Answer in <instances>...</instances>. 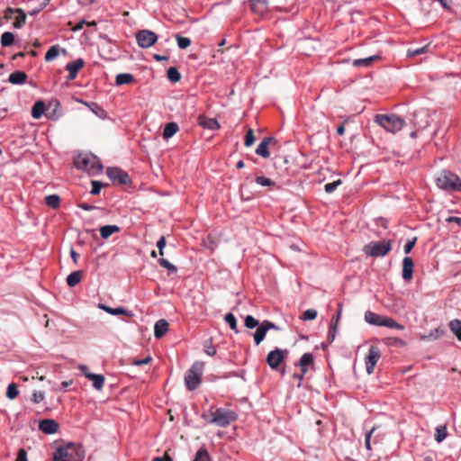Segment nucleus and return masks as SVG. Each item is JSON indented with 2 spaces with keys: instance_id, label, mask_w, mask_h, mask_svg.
Listing matches in <instances>:
<instances>
[{
  "instance_id": "obj_61",
  "label": "nucleus",
  "mask_w": 461,
  "mask_h": 461,
  "mask_svg": "<svg viewBox=\"0 0 461 461\" xmlns=\"http://www.w3.org/2000/svg\"><path fill=\"white\" fill-rule=\"evenodd\" d=\"M150 361H151V357H145L143 359L134 360L132 362V364L135 365V366H142V365L149 364Z\"/></svg>"
},
{
  "instance_id": "obj_62",
  "label": "nucleus",
  "mask_w": 461,
  "mask_h": 461,
  "mask_svg": "<svg viewBox=\"0 0 461 461\" xmlns=\"http://www.w3.org/2000/svg\"><path fill=\"white\" fill-rule=\"evenodd\" d=\"M166 246V238L161 236L160 239L157 242L158 249H164Z\"/></svg>"
},
{
  "instance_id": "obj_37",
  "label": "nucleus",
  "mask_w": 461,
  "mask_h": 461,
  "mask_svg": "<svg viewBox=\"0 0 461 461\" xmlns=\"http://www.w3.org/2000/svg\"><path fill=\"white\" fill-rule=\"evenodd\" d=\"M59 45H53L51 46L47 53L45 54V60L46 61H51L53 60L59 54Z\"/></svg>"
},
{
  "instance_id": "obj_22",
  "label": "nucleus",
  "mask_w": 461,
  "mask_h": 461,
  "mask_svg": "<svg viewBox=\"0 0 461 461\" xmlns=\"http://www.w3.org/2000/svg\"><path fill=\"white\" fill-rule=\"evenodd\" d=\"M98 307L102 310H104L105 312L112 314V315H126V316H132L131 312H129L122 307L118 308H112L110 306L104 305L100 303Z\"/></svg>"
},
{
  "instance_id": "obj_39",
  "label": "nucleus",
  "mask_w": 461,
  "mask_h": 461,
  "mask_svg": "<svg viewBox=\"0 0 461 461\" xmlns=\"http://www.w3.org/2000/svg\"><path fill=\"white\" fill-rule=\"evenodd\" d=\"M203 350L207 356L212 357V356L216 355L217 351H216L215 347L212 345V339H209L204 341Z\"/></svg>"
},
{
  "instance_id": "obj_24",
  "label": "nucleus",
  "mask_w": 461,
  "mask_h": 461,
  "mask_svg": "<svg viewBox=\"0 0 461 461\" xmlns=\"http://www.w3.org/2000/svg\"><path fill=\"white\" fill-rule=\"evenodd\" d=\"M380 59L377 55L370 56L364 59H357L352 61V65L357 67H370L375 61Z\"/></svg>"
},
{
  "instance_id": "obj_53",
  "label": "nucleus",
  "mask_w": 461,
  "mask_h": 461,
  "mask_svg": "<svg viewBox=\"0 0 461 461\" xmlns=\"http://www.w3.org/2000/svg\"><path fill=\"white\" fill-rule=\"evenodd\" d=\"M416 241H417V238H413L412 240H409L406 244L404 245V253L405 254H409L411 249H413V247L415 246L416 244Z\"/></svg>"
},
{
  "instance_id": "obj_33",
  "label": "nucleus",
  "mask_w": 461,
  "mask_h": 461,
  "mask_svg": "<svg viewBox=\"0 0 461 461\" xmlns=\"http://www.w3.org/2000/svg\"><path fill=\"white\" fill-rule=\"evenodd\" d=\"M450 330L461 340V321L453 320L448 324Z\"/></svg>"
},
{
  "instance_id": "obj_15",
  "label": "nucleus",
  "mask_w": 461,
  "mask_h": 461,
  "mask_svg": "<svg viewBox=\"0 0 461 461\" xmlns=\"http://www.w3.org/2000/svg\"><path fill=\"white\" fill-rule=\"evenodd\" d=\"M85 61L83 59H77L73 62H69L66 66V69L68 71L67 79L71 81L77 77L78 71L84 67Z\"/></svg>"
},
{
  "instance_id": "obj_10",
  "label": "nucleus",
  "mask_w": 461,
  "mask_h": 461,
  "mask_svg": "<svg viewBox=\"0 0 461 461\" xmlns=\"http://www.w3.org/2000/svg\"><path fill=\"white\" fill-rule=\"evenodd\" d=\"M136 40L140 47L146 49L156 43L158 36L152 31L142 30L136 34Z\"/></svg>"
},
{
  "instance_id": "obj_41",
  "label": "nucleus",
  "mask_w": 461,
  "mask_h": 461,
  "mask_svg": "<svg viewBox=\"0 0 461 461\" xmlns=\"http://www.w3.org/2000/svg\"><path fill=\"white\" fill-rule=\"evenodd\" d=\"M225 321L229 324L230 328L235 332H239L237 328V320L232 313H227L224 317Z\"/></svg>"
},
{
  "instance_id": "obj_28",
  "label": "nucleus",
  "mask_w": 461,
  "mask_h": 461,
  "mask_svg": "<svg viewBox=\"0 0 461 461\" xmlns=\"http://www.w3.org/2000/svg\"><path fill=\"white\" fill-rule=\"evenodd\" d=\"M134 77L129 73L118 74L115 78V84L117 86L130 85L134 82Z\"/></svg>"
},
{
  "instance_id": "obj_3",
  "label": "nucleus",
  "mask_w": 461,
  "mask_h": 461,
  "mask_svg": "<svg viewBox=\"0 0 461 461\" xmlns=\"http://www.w3.org/2000/svg\"><path fill=\"white\" fill-rule=\"evenodd\" d=\"M204 366V362L195 361L186 371L185 384L189 391H194L200 385Z\"/></svg>"
},
{
  "instance_id": "obj_8",
  "label": "nucleus",
  "mask_w": 461,
  "mask_h": 461,
  "mask_svg": "<svg viewBox=\"0 0 461 461\" xmlns=\"http://www.w3.org/2000/svg\"><path fill=\"white\" fill-rule=\"evenodd\" d=\"M392 249V241L384 240L369 242L364 247V252L369 257H384Z\"/></svg>"
},
{
  "instance_id": "obj_47",
  "label": "nucleus",
  "mask_w": 461,
  "mask_h": 461,
  "mask_svg": "<svg viewBox=\"0 0 461 461\" xmlns=\"http://www.w3.org/2000/svg\"><path fill=\"white\" fill-rule=\"evenodd\" d=\"M254 141H255L254 131L251 128H249L247 131L244 144L246 147H250L253 145Z\"/></svg>"
},
{
  "instance_id": "obj_64",
  "label": "nucleus",
  "mask_w": 461,
  "mask_h": 461,
  "mask_svg": "<svg viewBox=\"0 0 461 461\" xmlns=\"http://www.w3.org/2000/svg\"><path fill=\"white\" fill-rule=\"evenodd\" d=\"M447 221L448 222H456L457 224H461V218L459 217H454V216H450L447 219Z\"/></svg>"
},
{
  "instance_id": "obj_5",
  "label": "nucleus",
  "mask_w": 461,
  "mask_h": 461,
  "mask_svg": "<svg viewBox=\"0 0 461 461\" xmlns=\"http://www.w3.org/2000/svg\"><path fill=\"white\" fill-rule=\"evenodd\" d=\"M74 164L77 168L92 174L99 173L103 168L99 159L95 156L89 154L78 155L75 158Z\"/></svg>"
},
{
  "instance_id": "obj_60",
  "label": "nucleus",
  "mask_w": 461,
  "mask_h": 461,
  "mask_svg": "<svg viewBox=\"0 0 461 461\" xmlns=\"http://www.w3.org/2000/svg\"><path fill=\"white\" fill-rule=\"evenodd\" d=\"M152 461H173V459L167 454V452H165V454L162 456H156V457L153 458Z\"/></svg>"
},
{
  "instance_id": "obj_51",
  "label": "nucleus",
  "mask_w": 461,
  "mask_h": 461,
  "mask_svg": "<svg viewBox=\"0 0 461 461\" xmlns=\"http://www.w3.org/2000/svg\"><path fill=\"white\" fill-rule=\"evenodd\" d=\"M245 326L249 329H254L258 326V321L256 320L253 316L248 315L245 318Z\"/></svg>"
},
{
  "instance_id": "obj_9",
  "label": "nucleus",
  "mask_w": 461,
  "mask_h": 461,
  "mask_svg": "<svg viewBox=\"0 0 461 461\" xmlns=\"http://www.w3.org/2000/svg\"><path fill=\"white\" fill-rule=\"evenodd\" d=\"M380 357L381 350L379 349V348L374 345L370 346L368 353L365 357L366 369L368 375L374 373L375 365L379 361Z\"/></svg>"
},
{
  "instance_id": "obj_6",
  "label": "nucleus",
  "mask_w": 461,
  "mask_h": 461,
  "mask_svg": "<svg viewBox=\"0 0 461 461\" xmlns=\"http://www.w3.org/2000/svg\"><path fill=\"white\" fill-rule=\"evenodd\" d=\"M437 185L447 191H461V179L459 176L449 171L441 172L437 177Z\"/></svg>"
},
{
  "instance_id": "obj_56",
  "label": "nucleus",
  "mask_w": 461,
  "mask_h": 461,
  "mask_svg": "<svg viewBox=\"0 0 461 461\" xmlns=\"http://www.w3.org/2000/svg\"><path fill=\"white\" fill-rule=\"evenodd\" d=\"M15 461H28L27 452L25 451V449H19Z\"/></svg>"
},
{
  "instance_id": "obj_55",
  "label": "nucleus",
  "mask_w": 461,
  "mask_h": 461,
  "mask_svg": "<svg viewBox=\"0 0 461 461\" xmlns=\"http://www.w3.org/2000/svg\"><path fill=\"white\" fill-rule=\"evenodd\" d=\"M44 399L43 392H34L32 394V402L34 403H39Z\"/></svg>"
},
{
  "instance_id": "obj_21",
  "label": "nucleus",
  "mask_w": 461,
  "mask_h": 461,
  "mask_svg": "<svg viewBox=\"0 0 461 461\" xmlns=\"http://www.w3.org/2000/svg\"><path fill=\"white\" fill-rule=\"evenodd\" d=\"M168 330V322L166 320H159L156 322L154 327V336L157 339L163 337Z\"/></svg>"
},
{
  "instance_id": "obj_52",
  "label": "nucleus",
  "mask_w": 461,
  "mask_h": 461,
  "mask_svg": "<svg viewBox=\"0 0 461 461\" xmlns=\"http://www.w3.org/2000/svg\"><path fill=\"white\" fill-rule=\"evenodd\" d=\"M384 342L387 345H394V346H401V347L405 346V342L402 339H398V338H387L384 339Z\"/></svg>"
},
{
  "instance_id": "obj_18",
  "label": "nucleus",
  "mask_w": 461,
  "mask_h": 461,
  "mask_svg": "<svg viewBox=\"0 0 461 461\" xmlns=\"http://www.w3.org/2000/svg\"><path fill=\"white\" fill-rule=\"evenodd\" d=\"M422 116L426 117V114L421 112H415L413 113L411 122H412L413 126L417 128V130L413 131L411 133V137L416 138L418 131L421 130V129H425L428 126L429 122L427 120H425L422 123L420 122L419 118L422 117Z\"/></svg>"
},
{
  "instance_id": "obj_23",
  "label": "nucleus",
  "mask_w": 461,
  "mask_h": 461,
  "mask_svg": "<svg viewBox=\"0 0 461 461\" xmlns=\"http://www.w3.org/2000/svg\"><path fill=\"white\" fill-rule=\"evenodd\" d=\"M27 79V75L23 71H14L9 75V82L14 85H21L25 83Z\"/></svg>"
},
{
  "instance_id": "obj_12",
  "label": "nucleus",
  "mask_w": 461,
  "mask_h": 461,
  "mask_svg": "<svg viewBox=\"0 0 461 461\" xmlns=\"http://www.w3.org/2000/svg\"><path fill=\"white\" fill-rule=\"evenodd\" d=\"M287 350L276 348L275 350H272L267 354V362L272 369H276L284 361L285 357V355H287Z\"/></svg>"
},
{
  "instance_id": "obj_26",
  "label": "nucleus",
  "mask_w": 461,
  "mask_h": 461,
  "mask_svg": "<svg viewBox=\"0 0 461 461\" xmlns=\"http://www.w3.org/2000/svg\"><path fill=\"white\" fill-rule=\"evenodd\" d=\"M86 378L93 382V386L96 390H101L104 384V376L102 375L86 374Z\"/></svg>"
},
{
  "instance_id": "obj_2",
  "label": "nucleus",
  "mask_w": 461,
  "mask_h": 461,
  "mask_svg": "<svg viewBox=\"0 0 461 461\" xmlns=\"http://www.w3.org/2000/svg\"><path fill=\"white\" fill-rule=\"evenodd\" d=\"M84 456L85 452L82 446L68 443L57 448L53 456V461H82Z\"/></svg>"
},
{
  "instance_id": "obj_35",
  "label": "nucleus",
  "mask_w": 461,
  "mask_h": 461,
  "mask_svg": "<svg viewBox=\"0 0 461 461\" xmlns=\"http://www.w3.org/2000/svg\"><path fill=\"white\" fill-rule=\"evenodd\" d=\"M1 44L3 47L11 46L14 41V35L11 32H5L1 36Z\"/></svg>"
},
{
  "instance_id": "obj_30",
  "label": "nucleus",
  "mask_w": 461,
  "mask_h": 461,
  "mask_svg": "<svg viewBox=\"0 0 461 461\" xmlns=\"http://www.w3.org/2000/svg\"><path fill=\"white\" fill-rule=\"evenodd\" d=\"M45 111V104L43 101H37L32 108V116L34 119H40Z\"/></svg>"
},
{
  "instance_id": "obj_19",
  "label": "nucleus",
  "mask_w": 461,
  "mask_h": 461,
  "mask_svg": "<svg viewBox=\"0 0 461 461\" xmlns=\"http://www.w3.org/2000/svg\"><path fill=\"white\" fill-rule=\"evenodd\" d=\"M413 275V260L410 257H405L402 260V278L410 281Z\"/></svg>"
},
{
  "instance_id": "obj_48",
  "label": "nucleus",
  "mask_w": 461,
  "mask_h": 461,
  "mask_svg": "<svg viewBox=\"0 0 461 461\" xmlns=\"http://www.w3.org/2000/svg\"><path fill=\"white\" fill-rule=\"evenodd\" d=\"M341 184H342V181L340 179H338L331 183H328L324 186L325 192L328 194H330V193L334 192L337 189V187L339 185H340Z\"/></svg>"
},
{
  "instance_id": "obj_17",
  "label": "nucleus",
  "mask_w": 461,
  "mask_h": 461,
  "mask_svg": "<svg viewBox=\"0 0 461 461\" xmlns=\"http://www.w3.org/2000/svg\"><path fill=\"white\" fill-rule=\"evenodd\" d=\"M275 142L276 140L273 137L264 138L263 140L258 144L256 149V153L262 158H268L270 155L268 151V147Z\"/></svg>"
},
{
  "instance_id": "obj_11",
  "label": "nucleus",
  "mask_w": 461,
  "mask_h": 461,
  "mask_svg": "<svg viewBox=\"0 0 461 461\" xmlns=\"http://www.w3.org/2000/svg\"><path fill=\"white\" fill-rule=\"evenodd\" d=\"M106 174L108 177L114 183L126 185L131 182L129 175L118 167L108 168Z\"/></svg>"
},
{
  "instance_id": "obj_25",
  "label": "nucleus",
  "mask_w": 461,
  "mask_h": 461,
  "mask_svg": "<svg viewBox=\"0 0 461 461\" xmlns=\"http://www.w3.org/2000/svg\"><path fill=\"white\" fill-rule=\"evenodd\" d=\"M83 276V271L77 270L70 273L67 277V284L70 287L76 286L80 283Z\"/></svg>"
},
{
  "instance_id": "obj_7",
  "label": "nucleus",
  "mask_w": 461,
  "mask_h": 461,
  "mask_svg": "<svg viewBox=\"0 0 461 461\" xmlns=\"http://www.w3.org/2000/svg\"><path fill=\"white\" fill-rule=\"evenodd\" d=\"M365 321L375 326H384L390 329H397L402 330L404 329V326L398 323L393 318L384 316L377 314L374 312L367 311L365 313Z\"/></svg>"
},
{
  "instance_id": "obj_54",
  "label": "nucleus",
  "mask_w": 461,
  "mask_h": 461,
  "mask_svg": "<svg viewBox=\"0 0 461 461\" xmlns=\"http://www.w3.org/2000/svg\"><path fill=\"white\" fill-rule=\"evenodd\" d=\"M102 187H103L102 183H100L98 181H92L91 194H98L100 193Z\"/></svg>"
},
{
  "instance_id": "obj_34",
  "label": "nucleus",
  "mask_w": 461,
  "mask_h": 461,
  "mask_svg": "<svg viewBox=\"0 0 461 461\" xmlns=\"http://www.w3.org/2000/svg\"><path fill=\"white\" fill-rule=\"evenodd\" d=\"M45 203L52 209H57L60 204V198L57 194L48 195L45 197Z\"/></svg>"
},
{
  "instance_id": "obj_58",
  "label": "nucleus",
  "mask_w": 461,
  "mask_h": 461,
  "mask_svg": "<svg viewBox=\"0 0 461 461\" xmlns=\"http://www.w3.org/2000/svg\"><path fill=\"white\" fill-rule=\"evenodd\" d=\"M16 14V9H13L11 7H8L5 12V15H4V18L6 19V20H11L13 18V15Z\"/></svg>"
},
{
  "instance_id": "obj_45",
  "label": "nucleus",
  "mask_w": 461,
  "mask_h": 461,
  "mask_svg": "<svg viewBox=\"0 0 461 461\" xmlns=\"http://www.w3.org/2000/svg\"><path fill=\"white\" fill-rule=\"evenodd\" d=\"M158 263L162 267L167 269L169 271V273H176V271H177V268L176 266H174L168 260H167L163 258H159Z\"/></svg>"
},
{
  "instance_id": "obj_27",
  "label": "nucleus",
  "mask_w": 461,
  "mask_h": 461,
  "mask_svg": "<svg viewBox=\"0 0 461 461\" xmlns=\"http://www.w3.org/2000/svg\"><path fill=\"white\" fill-rule=\"evenodd\" d=\"M251 8L257 13H265L268 8V0H251Z\"/></svg>"
},
{
  "instance_id": "obj_46",
  "label": "nucleus",
  "mask_w": 461,
  "mask_h": 461,
  "mask_svg": "<svg viewBox=\"0 0 461 461\" xmlns=\"http://www.w3.org/2000/svg\"><path fill=\"white\" fill-rule=\"evenodd\" d=\"M316 317H317V311L314 309H308L303 313V316L301 317V319L303 321H312V320H315Z\"/></svg>"
},
{
  "instance_id": "obj_50",
  "label": "nucleus",
  "mask_w": 461,
  "mask_h": 461,
  "mask_svg": "<svg viewBox=\"0 0 461 461\" xmlns=\"http://www.w3.org/2000/svg\"><path fill=\"white\" fill-rule=\"evenodd\" d=\"M376 429V427H373L366 434L365 438V446L367 450H371V438Z\"/></svg>"
},
{
  "instance_id": "obj_63",
  "label": "nucleus",
  "mask_w": 461,
  "mask_h": 461,
  "mask_svg": "<svg viewBox=\"0 0 461 461\" xmlns=\"http://www.w3.org/2000/svg\"><path fill=\"white\" fill-rule=\"evenodd\" d=\"M340 314H341V309L339 308L336 317H333L332 320H333V327H336L338 326V323H339V321L340 319Z\"/></svg>"
},
{
  "instance_id": "obj_1",
  "label": "nucleus",
  "mask_w": 461,
  "mask_h": 461,
  "mask_svg": "<svg viewBox=\"0 0 461 461\" xmlns=\"http://www.w3.org/2000/svg\"><path fill=\"white\" fill-rule=\"evenodd\" d=\"M202 418L208 423L225 428L235 421L238 416L230 409L211 407L208 412L202 414Z\"/></svg>"
},
{
  "instance_id": "obj_40",
  "label": "nucleus",
  "mask_w": 461,
  "mask_h": 461,
  "mask_svg": "<svg viewBox=\"0 0 461 461\" xmlns=\"http://www.w3.org/2000/svg\"><path fill=\"white\" fill-rule=\"evenodd\" d=\"M194 461H210V456L207 449L201 447L196 452Z\"/></svg>"
},
{
  "instance_id": "obj_38",
  "label": "nucleus",
  "mask_w": 461,
  "mask_h": 461,
  "mask_svg": "<svg viewBox=\"0 0 461 461\" xmlns=\"http://www.w3.org/2000/svg\"><path fill=\"white\" fill-rule=\"evenodd\" d=\"M167 74L168 79L171 82H173V83L178 82L180 80V78H181V75H180L179 71L175 67H170L167 69Z\"/></svg>"
},
{
  "instance_id": "obj_42",
  "label": "nucleus",
  "mask_w": 461,
  "mask_h": 461,
  "mask_svg": "<svg viewBox=\"0 0 461 461\" xmlns=\"http://www.w3.org/2000/svg\"><path fill=\"white\" fill-rule=\"evenodd\" d=\"M19 394L17 385L14 383L10 384L6 390V397L10 400H14Z\"/></svg>"
},
{
  "instance_id": "obj_13",
  "label": "nucleus",
  "mask_w": 461,
  "mask_h": 461,
  "mask_svg": "<svg viewBox=\"0 0 461 461\" xmlns=\"http://www.w3.org/2000/svg\"><path fill=\"white\" fill-rule=\"evenodd\" d=\"M269 330H278V327L269 321H264L261 324L258 325L256 332L253 335L255 343L257 345H259L263 341L267 332Z\"/></svg>"
},
{
  "instance_id": "obj_31",
  "label": "nucleus",
  "mask_w": 461,
  "mask_h": 461,
  "mask_svg": "<svg viewBox=\"0 0 461 461\" xmlns=\"http://www.w3.org/2000/svg\"><path fill=\"white\" fill-rule=\"evenodd\" d=\"M178 130H179V128H178L177 123H176V122L167 123L165 126L164 131H163V138L166 140L171 138L178 131Z\"/></svg>"
},
{
  "instance_id": "obj_14",
  "label": "nucleus",
  "mask_w": 461,
  "mask_h": 461,
  "mask_svg": "<svg viewBox=\"0 0 461 461\" xmlns=\"http://www.w3.org/2000/svg\"><path fill=\"white\" fill-rule=\"evenodd\" d=\"M313 365V356L312 353H304L302 357L300 358V361L298 363V366L301 368V374L300 375H294V377L297 378L299 381H302L303 378V375L308 371V366Z\"/></svg>"
},
{
  "instance_id": "obj_57",
  "label": "nucleus",
  "mask_w": 461,
  "mask_h": 461,
  "mask_svg": "<svg viewBox=\"0 0 461 461\" xmlns=\"http://www.w3.org/2000/svg\"><path fill=\"white\" fill-rule=\"evenodd\" d=\"M336 330H337V328L333 327V320H331L330 328V331H329V335H328V339L330 342H332L334 340V339H335Z\"/></svg>"
},
{
  "instance_id": "obj_59",
  "label": "nucleus",
  "mask_w": 461,
  "mask_h": 461,
  "mask_svg": "<svg viewBox=\"0 0 461 461\" xmlns=\"http://www.w3.org/2000/svg\"><path fill=\"white\" fill-rule=\"evenodd\" d=\"M439 330L436 329L433 332H430L428 336H422L421 339H436L438 338Z\"/></svg>"
},
{
  "instance_id": "obj_20",
  "label": "nucleus",
  "mask_w": 461,
  "mask_h": 461,
  "mask_svg": "<svg viewBox=\"0 0 461 461\" xmlns=\"http://www.w3.org/2000/svg\"><path fill=\"white\" fill-rule=\"evenodd\" d=\"M198 124L204 129L217 130L220 128V124L216 119L208 118L204 115H199L197 119Z\"/></svg>"
},
{
  "instance_id": "obj_32",
  "label": "nucleus",
  "mask_w": 461,
  "mask_h": 461,
  "mask_svg": "<svg viewBox=\"0 0 461 461\" xmlns=\"http://www.w3.org/2000/svg\"><path fill=\"white\" fill-rule=\"evenodd\" d=\"M16 14H18L16 17H15V21L14 23V28H22L25 23H26V14L25 13L23 12V9L21 8H17L16 9Z\"/></svg>"
},
{
  "instance_id": "obj_44",
  "label": "nucleus",
  "mask_w": 461,
  "mask_h": 461,
  "mask_svg": "<svg viewBox=\"0 0 461 461\" xmlns=\"http://www.w3.org/2000/svg\"><path fill=\"white\" fill-rule=\"evenodd\" d=\"M255 181L257 184H258L262 186H274L275 185V182L272 179L263 176H257Z\"/></svg>"
},
{
  "instance_id": "obj_36",
  "label": "nucleus",
  "mask_w": 461,
  "mask_h": 461,
  "mask_svg": "<svg viewBox=\"0 0 461 461\" xmlns=\"http://www.w3.org/2000/svg\"><path fill=\"white\" fill-rule=\"evenodd\" d=\"M447 436V426L441 425L436 428L435 439L437 442H442Z\"/></svg>"
},
{
  "instance_id": "obj_4",
  "label": "nucleus",
  "mask_w": 461,
  "mask_h": 461,
  "mask_svg": "<svg viewBox=\"0 0 461 461\" xmlns=\"http://www.w3.org/2000/svg\"><path fill=\"white\" fill-rule=\"evenodd\" d=\"M375 122L392 133L398 132L404 126V121L396 114H376Z\"/></svg>"
},
{
  "instance_id": "obj_16",
  "label": "nucleus",
  "mask_w": 461,
  "mask_h": 461,
  "mask_svg": "<svg viewBox=\"0 0 461 461\" xmlns=\"http://www.w3.org/2000/svg\"><path fill=\"white\" fill-rule=\"evenodd\" d=\"M39 429L45 434H54L59 429V423L52 419H45L40 421Z\"/></svg>"
},
{
  "instance_id": "obj_49",
  "label": "nucleus",
  "mask_w": 461,
  "mask_h": 461,
  "mask_svg": "<svg viewBox=\"0 0 461 461\" xmlns=\"http://www.w3.org/2000/svg\"><path fill=\"white\" fill-rule=\"evenodd\" d=\"M428 47L429 46H423V47L417 48V49H414V50H411L410 49L407 51V56L408 57H414V56L421 55V54L427 52Z\"/></svg>"
},
{
  "instance_id": "obj_43",
  "label": "nucleus",
  "mask_w": 461,
  "mask_h": 461,
  "mask_svg": "<svg viewBox=\"0 0 461 461\" xmlns=\"http://www.w3.org/2000/svg\"><path fill=\"white\" fill-rule=\"evenodd\" d=\"M177 45L180 49H186L191 45V40L179 34L176 35Z\"/></svg>"
},
{
  "instance_id": "obj_29",
  "label": "nucleus",
  "mask_w": 461,
  "mask_h": 461,
  "mask_svg": "<svg viewBox=\"0 0 461 461\" xmlns=\"http://www.w3.org/2000/svg\"><path fill=\"white\" fill-rule=\"evenodd\" d=\"M119 231L120 228L117 225H104L100 229V235L103 239H108L112 234Z\"/></svg>"
}]
</instances>
